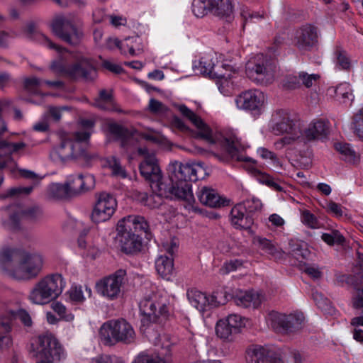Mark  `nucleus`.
<instances>
[{
	"mask_svg": "<svg viewBox=\"0 0 363 363\" xmlns=\"http://www.w3.org/2000/svg\"><path fill=\"white\" fill-rule=\"evenodd\" d=\"M43 265L44 257L39 253L10 248L0 252V273L17 280L36 277Z\"/></svg>",
	"mask_w": 363,
	"mask_h": 363,
	"instance_id": "f257e3e1",
	"label": "nucleus"
},
{
	"mask_svg": "<svg viewBox=\"0 0 363 363\" xmlns=\"http://www.w3.org/2000/svg\"><path fill=\"white\" fill-rule=\"evenodd\" d=\"M35 35L40 43L49 49L54 50L58 55L57 59L54 60L50 65V69L55 73L74 78L83 77L89 79L95 72L91 62L86 59H83L73 65H69L67 61L69 53L65 48L53 43L47 36L41 33H37Z\"/></svg>",
	"mask_w": 363,
	"mask_h": 363,
	"instance_id": "f03ea898",
	"label": "nucleus"
},
{
	"mask_svg": "<svg viewBox=\"0 0 363 363\" xmlns=\"http://www.w3.org/2000/svg\"><path fill=\"white\" fill-rule=\"evenodd\" d=\"M148 229L147 222L140 216L130 215L119 220L116 230L123 251L126 253L140 251L142 240L136 233H147Z\"/></svg>",
	"mask_w": 363,
	"mask_h": 363,
	"instance_id": "7ed1b4c3",
	"label": "nucleus"
},
{
	"mask_svg": "<svg viewBox=\"0 0 363 363\" xmlns=\"http://www.w3.org/2000/svg\"><path fill=\"white\" fill-rule=\"evenodd\" d=\"M29 352L35 359L36 363H56L66 357L63 347L51 333L33 338Z\"/></svg>",
	"mask_w": 363,
	"mask_h": 363,
	"instance_id": "20e7f679",
	"label": "nucleus"
},
{
	"mask_svg": "<svg viewBox=\"0 0 363 363\" xmlns=\"http://www.w3.org/2000/svg\"><path fill=\"white\" fill-rule=\"evenodd\" d=\"M59 139V143L55 145L50 152L52 160L65 163L79 160H86L89 158L86 143L74 133H61Z\"/></svg>",
	"mask_w": 363,
	"mask_h": 363,
	"instance_id": "39448f33",
	"label": "nucleus"
},
{
	"mask_svg": "<svg viewBox=\"0 0 363 363\" xmlns=\"http://www.w3.org/2000/svg\"><path fill=\"white\" fill-rule=\"evenodd\" d=\"M270 129L277 135L286 134L284 138L274 142V145L277 150L292 145L301 138V130L286 111L278 110L273 113L270 121Z\"/></svg>",
	"mask_w": 363,
	"mask_h": 363,
	"instance_id": "423d86ee",
	"label": "nucleus"
},
{
	"mask_svg": "<svg viewBox=\"0 0 363 363\" xmlns=\"http://www.w3.org/2000/svg\"><path fill=\"white\" fill-rule=\"evenodd\" d=\"M168 304L167 296L163 292L152 291L146 294L139 303L143 325L148 326L166 318L169 314Z\"/></svg>",
	"mask_w": 363,
	"mask_h": 363,
	"instance_id": "0eeeda50",
	"label": "nucleus"
},
{
	"mask_svg": "<svg viewBox=\"0 0 363 363\" xmlns=\"http://www.w3.org/2000/svg\"><path fill=\"white\" fill-rule=\"evenodd\" d=\"M66 286V281L60 274H52L41 279L33 287L29 299L35 304L43 305L57 298Z\"/></svg>",
	"mask_w": 363,
	"mask_h": 363,
	"instance_id": "6e6552de",
	"label": "nucleus"
},
{
	"mask_svg": "<svg viewBox=\"0 0 363 363\" xmlns=\"http://www.w3.org/2000/svg\"><path fill=\"white\" fill-rule=\"evenodd\" d=\"M194 68L201 74L213 78L222 74V69L235 73L241 68V57L238 53L233 55L228 53L222 60H218L217 54H208L202 57L198 64L194 65Z\"/></svg>",
	"mask_w": 363,
	"mask_h": 363,
	"instance_id": "1a4fd4ad",
	"label": "nucleus"
},
{
	"mask_svg": "<svg viewBox=\"0 0 363 363\" xmlns=\"http://www.w3.org/2000/svg\"><path fill=\"white\" fill-rule=\"evenodd\" d=\"M51 28L58 38L72 45H78L83 38L79 20L73 16H56L51 23Z\"/></svg>",
	"mask_w": 363,
	"mask_h": 363,
	"instance_id": "9d476101",
	"label": "nucleus"
},
{
	"mask_svg": "<svg viewBox=\"0 0 363 363\" xmlns=\"http://www.w3.org/2000/svg\"><path fill=\"white\" fill-rule=\"evenodd\" d=\"M138 152L143 156V160L139 166L141 175L150 182L152 189H156L162 194H165L167 181L162 177L155 155L149 152L145 147L138 148Z\"/></svg>",
	"mask_w": 363,
	"mask_h": 363,
	"instance_id": "9b49d317",
	"label": "nucleus"
},
{
	"mask_svg": "<svg viewBox=\"0 0 363 363\" xmlns=\"http://www.w3.org/2000/svg\"><path fill=\"white\" fill-rule=\"evenodd\" d=\"M135 335L132 325L123 319L110 320L104 323L100 329L101 340L106 345L119 342L130 343L133 341Z\"/></svg>",
	"mask_w": 363,
	"mask_h": 363,
	"instance_id": "f8f14e48",
	"label": "nucleus"
},
{
	"mask_svg": "<svg viewBox=\"0 0 363 363\" xmlns=\"http://www.w3.org/2000/svg\"><path fill=\"white\" fill-rule=\"evenodd\" d=\"M126 271L120 269L114 273L106 276L96 282L97 294L103 298L111 301L119 298L125 283Z\"/></svg>",
	"mask_w": 363,
	"mask_h": 363,
	"instance_id": "ddd939ff",
	"label": "nucleus"
},
{
	"mask_svg": "<svg viewBox=\"0 0 363 363\" xmlns=\"http://www.w3.org/2000/svg\"><path fill=\"white\" fill-rule=\"evenodd\" d=\"M187 297L191 305L203 314L225 304L228 301L225 291L222 290H216L208 294L191 289L187 291Z\"/></svg>",
	"mask_w": 363,
	"mask_h": 363,
	"instance_id": "4468645a",
	"label": "nucleus"
},
{
	"mask_svg": "<svg viewBox=\"0 0 363 363\" xmlns=\"http://www.w3.org/2000/svg\"><path fill=\"white\" fill-rule=\"evenodd\" d=\"M305 321L301 312L296 311L289 314L271 311L267 317V323L275 330L286 334L301 330Z\"/></svg>",
	"mask_w": 363,
	"mask_h": 363,
	"instance_id": "2eb2a0df",
	"label": "nucleus"
},
{
	"mask_svg": "<svg viewBox=\"0 0 363 363\" xmlns=\"http://www.w3.org/2000/svg\"><path fill=\"white\" fill-rule=\"evenodd\" d=\"M168 172L174 179L186 182L203 179L208 175L206 169L201 162L183 164L172 161L169 164Z\"/></svg>",
	"mask_w": 363,
	"mask_h": 363,
	"instance_id": "dca6fc26",
	"label": "nucleus"
},
{
	"mask_svg": "<svg viewBox=\"0 0 363 363\" xmlns=\"http://www.w3.org/2000/svg\"><path fill=\"white\" fill-rule=\"evenodd\" d=\"M156 346L161 348L158 352H142L139 353L132 363H172V343L165 334L159 335L154 341Z\"/></svg>",
	"mask_w": 363,
	"mask_h": 363,
	"instance_id": "f3484780",
	"label": "nucleus"
},
{
	"mask_svg": "<svg viewBox=\"0 0 363 363\" xmlns=\"http://www.w3.org/2000/svg\"><path fill=\"white\" fill-rule=\"evenodd\" d=\"M247 363H284L280 350L271 345H252L246 349Z\"/></svg>",
	"mask_w": 363,
	"mask_h": 363,
	"instance_id": "a211bd4d",
	"label": "nucleus"
},
{
	"mask_svg": "<svg viewBox=\"0 0 363 363\" xmlns=\"http://www.w3.org/2000/svg\"><path fill=\"white\" fill-rule=\"evenodd\" d=\"M118 206L116 199L108 192H101L96 196L91 218L93 222L99 223L108 220L114 214Z\"/></svg>",
	"mask_w": 363,
	"mask_h": 363,
	"instance_id": "6ab92c4d",
	"label": "nucleus"
},
{
	"mask_svg": "<svg viewBox=\"0 0 363 363\" xmlns=\"http://www.w3.org/2000/svg\"><path fill=\"white\" fill-rule=\"evenodd\" d=\"M245 72L250 79L257 84L270 83L274 77L273 70L267 65L262 55H257L247 62Z\"/></svg>",
	"mask_w": 363,
	"mask_h": 363,
	"instance_id": "aec40b11",
	"label": "nucleus"
},
{
	"mask_svg": "<svg viewBox=\"0 0 363 363\" xmlns=\"http://www.w3.org/2000/svg\"><path fill=\"white\" fill-rule=\"evenodd\" d=\"M264 101V93L258 89L245 91L235 99L238 109L249 111L255 114L261 113Z\"/></svg>",
	"mask_w": 363,
	"mask_h": 363,
	"instance_id": "412c9836",
	"label": "nucleus"
},
{
	"mask_svg": "<svg viewBox=\"0 0 363 363\" xmlns=\"http://www.w3.org/2000/svg\"><path fill=\"white\" fill-rule=\"evenodd\" d=\"M293 43L301 52L310 50L318 43L316 28L310 24L303 26L296 31Z\"/></svg>",
	"mask_w": 363,
	"mask_h": 363,
	"instance_id": "4be33fe9",
	"label": "nucleus"
},
{
	"mask_svg": "<svg viewBox=\"0 0 363 363\" xmlns=\"http://www.w3.org/2000/svg\"><path fill=\"white\" fill-rule=\"evenodd\" d=\"M20 218L31 221H38L43 218V212L38 206H30L21 211L20 213L11 215L8 220L4 221V227L9 230L18 229Z\"/></svg>",
	"mask_w": 363,
	"mask_h": 363,
	"instance_id": "5701e85b",
	"label": "nucleus"
},
{
	"mask_svg": "<svg viewBox=\"0 0 363 363\" xmlns=\"http://www.w3.org/2000/svg\"><path fill=\"white\" fill-rule=\"evenodd\" d=\"M65 184L70 196H72L93 189L95 185V179L94 176L91 174L70 175L67 178Z\"/></svg>",
	"mask_w": 363,
	"mask_h": 363,
	"instance_id": "b1692460",
	"label": "nucleus"
},
{
	"mask_svg": "<svg viewBox=\"0 0 363 363\" xmlns=\"http://www.w3.org/2000/svg\"><path fill=\"white\" fill-rule=\"evenodd\" d=\"M177 108L183 116L186 118L197 129L199 135L210 143H213L212 130L202 120V118L189 109L186 106L182 104Z\"/></svg>",
	"mask_w": 363,
	"mask_h": 363,
	"instance_id": "393cba45",
	"label": "nucleus"
},
{
	"mask_svg": "<svg viewBox=\"0 0 363 363\" xmlns=\"http://www.w3.org/2000/svg\"><path fill=\"white\" fill-rule=\"evenodd\" d=\"M14 319L19 320L26 327H30L33 324L31 315L27 311L24 309H19L17 311H8L0 316V330L2 332L9 333Z\"/></svg>",
	"mask_w": 363,
	"mask_h": 363,
	"instance_id": "a878e982",
	"label": "nucleus"
},
{
	"mask_svg": "<svg viewBox=\"0 0 363 363\" xmlns=\"http://www.w3.org/2000/svg\"><path fill=\"white\" fill-rule=\"evenodd\" d=\"M169 179L172 184L167 183V189H168V197L175 196L177 199L184 200L189 203L194 201V194L191 190V184L185 181H180L174 179L173 176H170Z\"/></svg>",
	"mask_w": 363,
	"mask_h": 363,
	"instance_id": "bb28decb",
	"label": "nucleus"
},
{
	"mask_svg": "<svg viewBox=\"0 0 363 363\" xmlns=\"http://www.w3.org/2000/svg\"><path fill=\"white\" fill-rule=\"evenodd\" d=\"M235 304L240 307L257 308L264 300L262 294L255 290H237L233 296Z\"/></svg>",
	"mask_w": 363,
	"mask_h": 363,
	"instance_id": "cd10ccee",
	"label": "nucleus"
},
{
	"mask_svg": "<svg viewBox=\"0 0 363 363\" xmlns=\"http://www.w3.org/2000/svg\"><path fill=\"white\" fill-rule=\"evenodd\" d=\"M248 211L242 203L235 205L230 211L232 225L240 229H247L252 224V219L247 213Z\"/></svg>",
	"mask_w": 363,
	"mask_h": 363,
	"instance_id": "c85d7f7f",
	"label": "nucleus"
},
{
	"mask_svg": "<svg viewBox=\"0 0 363 363\" xmlns=\"http://www.w3.org/2000/svg\"><path fill=\"white\" fill-rule=\"evenodd\" d=\"M200 202L212 208H218L224 206L225 201L220 196L218 192L208 186H203L196 192Z\"/></svg>",
	"mask_w": 363,
	"mask_h": 363,
	"instance_id": "c756f323",
	"label": "nucleus"
},
{
	"mask_svg": "<svg viewBox=\"0 0 363 363\" xmlns=\"http://www.w3.org/2000/svg\"><path fill=\"white\" fill-rule=\"evenodd\" d=\"M328 126L325 121L318 120L311 122L304 130L301 131L299 140L303 142L319 139L327 134Z\"/></svg>",
	"mask_w": 363,
	"mask_h": 363,
	"instance_id": "7c9ffc66",
	"label": "nucleus"
},
{
	"mask_svg": "<svg viewBox=\"0 0 363 363\" xmlns=\"http://www.w3.org/2000/svg\"><path fill=\"white\" fill-rule=\"evenodd\" d=\"M223 146L232 159L238 161H249L251 160L240 153V151L244 149V146L241 145L240 139L235 134L225 138Z\"/></svg>",
	"mask_w": 363,
	"mask_h": 363,
	"instance_id": "2f4dec72",
	"label": "nucleus"
},
{
	"mask_svg": "<svg viewBox=\"0 0 363 363\" xmlns=\"http://www.w3.org/2000/svg\"><path fill=\"white\" fill-rule=\"evenodd\" d=\"M67 295L72 302L75 303H82L85 301L86 297H91L92 295L91 289L87 285H72L67 291Z\"/></svg>",
	"mask_w": 363,
	"mask_h": 363,
	"instance_id": "473e14b6",
	"label": "nucleus"
},
{
	"mask_svg": "<svg viewBox=\"0 0 363 363\" xmlns=\"http://www.w3.org/2000/svg\"><path fill=\"white\" fill-rule=\"evenodd\" d=\"M155 269L162 278L169 279L174 272V262L172 257L160 255L155 260Z\"/></svg>",
	"mask_w": 363,
	"mask_h": 363,
	"instance_id": "72a5a7b5",
	"label": "nucleus"
},
{
	"mask_svg": "<svg viewBox=\"0 0 363 363\" xmlns=\"http://www.w3.org/2000/svg\"><path fill=\"white\" fill-rule=\"evenodd\" d=\"M234 5L233 0H213L212 1V11L221 18L228 19L233 16Z\"/></svg>",
	"mask_w": 363,
	"mask_h": 363,
	"instance_id": "f704fd0d",
	"label": "nucleus"
},
{
	"mask_svg": "<svg viewBox=\"0 0 363 363\" xmlns=\"http://www.w3.org/2000/svg\"><path fill=\"white\" fill-rule=\"evenodd\" d=\"M239 71L240 69L237 72L233 73L229 70L225 71V69H222V74L216 75L213 77L216 79V84L219 91L223 95L228 96L231 93L233 86L231 79Z\"/></svg>",
	"mask_w": 363,
	"mask_h": 363,
	"instance_id": "c9c22d12",
	"label": "nucleus"
},
{
	"mask_svg": "<svg viewBox=\"0 0 363 363\" xmlns=\"http://www.w3.org/2000/svg\"><path fill=\"white\" fill-rule=\"evenodd\" d=\"M107 131L114 139L121 140L122 147L128 150V145L132 143L133 138L128 135L127 130L116 123H109Z\"/></svg>",
	"mask_w": 363,
	"mask_h": 363,
	"instance_id": "e433bc0d",
	"label": "nucleus"
},
{
	"mask_svg": "<svg viewBox=\"0 0 363 363\" xmlns=\"http://www.w3.org/2000/svg\"><path fill=\"white\" fill-rule=\"evenodd\" d=\"M328 91L334 93L336 100L342 104H350L354 99L352 89L347 83H341L336 87H330Z\"/></svg>",
	"mask_w": 363,
	"mask_h": 363,
	"instance_id": "4c0bfd02",
	"label": "nucleus"
},
{
	"mask_svg": "<svg viewBox=\"0 0 363 363\" xmlns=\"http://www.w3.org/2000/svg\"><path fill=\"white\" fill-rule=\"evenodd\" d=\"M120 50L123 55H137L142 50L141 40L138 37H130L121 41Z\"/></svg>",
	"mask_w": 363,
	"mask_h": 363,
	"instance_id": "58836bf2",
	"label": "nucleus"
},
{
	"mask_svg": "<svg viewBox=\"0 0 363 363\" xmlns=\"http://www.w3.org/2000/svg\"><path fill=\"white\" fill-rule=\"evenodd\" d=\"M335 148L347 162L354 164L359 160V154L350 144L337 143L335 144Z\"/></svg>",
	"mask_w": 363,
	"mask_h": 363,
	"instance_id": "ea45409f",
	"label": "nucleus"
},
{
	"mask_svg": "<svg viewBox=\"0 0 363 363\" xmlns=\"http://www.w3.org/2000/svg\"><path fill=\"white\" fill-rule=\"evenodd\" d=\"M103 166L111 170L113 176L125 178L127 173L124 167L121 164L120 161L115 157H109L104 160Z\"/></svg>",
	"mask_w": 363,
	"mask_h": 363,
	"instance_id": "a19ab883",
	"label": "nucleus"
},
{
	"mask_svg": "<svg viewBox=\"0 0 363 363\" xmlns=\"http://www.w3.org/2000/svg\"><path fill=\"white\" fill-rule=\"evenodd\" d=\"M79 124L82 130L75 132L74 134L86 143L93 132L94 121L91 119H82Z\"/></svg>",
	"mask_w": 363,
	"mask_h": 363,
	"instance_id": "79ce46f5",
	"label": "nucleus"
},
{
	"mask_svg": "<svg viewBox=\"0 0 363 363\" xmlns=\"http://www.w3.org/2000/svg\"><path fill=\"white\" fill-rule=\"evenodd\" d=\"M47 194L50 197L54 199H62L70 196L65 183H52L50 184L47 189Z\"/></svg>",
	"mask_w": 363,
	"mask_h": 363,
	"instance_id": "37998d69",
	"label": "nucleus"
},
{
	"mask_svg": "<svg viewBox=\"0 0 363 363\" xmlns=\"http://www.w3.org/2000/svg\"><path fill=\"white\" fill-rule=\"evenodd\" d=\"M26 147L23 142L11 143L5 140L0 141V156L9 157L11 154L18 152Z\"/></svg>",
	"mask_w": 363,
	"mask_h": 363,
	"instance_id": "c03bdc74",
	"label": "nucleus"
},
{
	"mask_svg": "<svg viewBox=\"0 0 363 363\" xmlns=\"http://www.w3.org/2000/svg\"><path fill=\"white\" fill-rule=\"evenodd\" d=\"M251 171L260 183L265 184L277 191H282V187L269 174L262 173L257 169H252Z\"/></svg>",
	"mask_w": 363,
	"mask_h": 363,
	"instance_id": "a18cd8bd",
	"label": "nucleus"
},
{
	"mask_svg": "<svg viewBox=\"0 0 363 363\" xmlns=\"http://www.w3.org/2000/svg\"><path fill=\"white\" fill-rule=\"evenodd\" d=\"M235 332L230 328L223 319L219 320L216 325V333L221 339H228Z\"/></svg>",
	"mask_w": 363,
	"mask_h": 363,
	"instance_id": "49530a36",
	"label": "nucleus"
},
{
	"mask_svg": "<svg viewBox=\"0 0 363 363\" xmlns=\"http://www.w3.org/2000/svg\"><path fill=\"white\" fill-rule=\"evenodd\" d=\"M165 189L166 192L164 194H160V192L156 189H152L154 194L149 196L146 206L152 208H158L162 203L163 197H168L169 190L167 189V186Z\"/></svg>",
	"mask_w": 363,
	"mask_h": 363,
	"instance_id": "de8ad7c7",
	"label": "nucleus"
},
{
	"mask_svg": "<svg viewBox=\"0 0 363 363\" xmlns=\"http://www.w3.org/2000/svg\"><path fill=\"white\" fill-rule=\"evenodd\" d=\"M301 269L313 279H319L322 277L321 269L316 264L303 263L301 264Z\"/></svg>",
	"mask_w": 363,
	"mask_h": 363,
	"instance_id": "09e8293b",
	"label": "nucleus"
},
{
	"mask_svg": "<svg viewBox=\"0 0 363 363\" xmlns=\"http://www.w3.org/2000/svg\"><path fill=\"white\" fill-rule=\"evenodd\" d=\"M352 124L354 133L363 140V108L354 116Z\"/></svg>",
	"mask_w": 363,
	"mask_h": 363,
	"instance_id": "8fccbe9b",
	"label": "nucleus"
},
{
	"mask_svg": "<svg viewBox=\"0 0 363 363\" xmlns=\"http://www.w3.org/2000/svg\"><path fill=\"white\" fill-rule=\"evenodd\" d=\"M223 320L235 333L245 325L243 318L238 314H230Z\"/></svg>",
	"mask_w": 363,
	"mask_h": 363,
	"instance_id": "3c124183",
	"label": "nucleus"
},
{
	"mask_svg": "<svg viewBox=\"0 0 363 363\" xmlns=\"http://www.w3.org/2000/svg\"><path fill=\"white\" fill-rule=\"evenodd\" d=\"M141 138L153 143L160 144L165 140V138L158 131L149 129L147 132H143L140 134Z\"/></svg>",
	"mask_w": 363,
	"mask_h": 363,
	"instance_id": "603ef678",
	"label": "nucleus"
},
{
	"mask_svg": "<svg viewBox=\"0 0 363 363\" xmlns=\"http://www.w3.org/2000/svg\"><path fill=\"white\" fill-rule=\"evenodd\" d=\"M51 307L61 318L67 321H71L74 319V315L68 312L67 308L62 303L55 302L52 303Z\"/></svg>",
	"mask_w": 363,
	"mask_h": 363,
	"instance_id": "864d4df0",
	"label": "nucleus"
},
{
	"mask_svg": "<svg viewBox=\"0 0 363 363\" xmlns=\"http://www.w3.org/2000/svg\"><path fill=\"white\" fill-rule=\"evenodd\" d=\"M352 307L363 311V285L356 286L352 296Z\"/></svg>",
	"mask_w": 363,
	"mask_h": 363,
	"instance_id": "5fc2aeb1",
	"label": "nucleus"
},
{
	"mask_svg": "<svg viewBox=\"0 0 363 363\" xmlns=\"http://www.w3.org/2000/svg\"><path fill=\"white\" fill-rule=\"evenodd\" d=\"M24 86L28 91L37 94L38 89L43 86V80L35 77L26 78L24 80Z\"/></svg>",
	"mask_w": 363,
	"mask_h": 363,
	"instance_id": "6e6d98bb",
	"label": "nucleus"
},
{
	"mask_svg": "<svg viewBox=\"0 0 363 363\" xmlns=\"http://www.w3.org/2000/svg\"><path fill=\"white\" fill-rule=\"evenodd\" d=\"M242 266V262L240 259H232L225 262L220 269L222 274H227L240 269Z\"/></svg>",
	"mask_w": 363,
	"mask_h": 363,
	"instance_id": "4d7b16f0",
	"label": "nucleus"
},
{
	"mask_svg": "<svg viewBox=\"0 0 363 363\" xmlns=\"http://www.w3.org/2000/svg\"><path fill=\"white\" fill-rule=\"evenodd\" d=\"M301 219L303 224L311 228H317L318 227L317 218L308 210L302 211Z\"/></svg>",
	"mask_w": 363,
	"mask_h": 363,
	"instance_id": "13d9d810",
	"label": "nucleus"
},
{
	"mask_svg": "<svg viewBox=\"0 0 363 363\" xmlns=\"http://www.w3.org/2000/svg\"><path fill=\"white\" fill-rule=\"evenodd\" d=\"M320 78L317 74H308L306 72H301L298 73V79L301 80L302 84L307 88L311 87Z\"/></svg>",
	"mask_w": 363,
	"mask_h": 363,
	"instance_id": "bf43d9fd",
	"label": "nucleus"
},
{
	"mask_svg": "<svg viewBox=\"0 0 363 363\" xmlns=\"http://www.w3.org/2000/svg\"><path fill=\"white\" fill-rule=\"evenodd\" d=\"M350 67V61L346 53L343 51L337 52L335 67L338 69H347Z\"/></svg>",
	"mask_w": 363,
	"mask_h": 363,
	"instance_id": "052dcab7",
	"label": "nucleus"
},
{
	"mask_svg": "<svg viewBox=\"0 0 363 363\" xmlns=\"http://www.w3.org/2000/svg\"><path fill=\"white\" fill-rule=\"evenodd\" d=\"M313 298L315 302L316 306L322 311H328L330 308V301L321 294L317 291L313 293Z\"/></svg>",
	"mask_w": 363,
	"mask_h": 363,
	"instance_id": "680f3d73",
	"label": "nucleus"
},
{
	"mask_svg": "<svg viewBox=\"0 0 363 363\" xmlns=\"http://www.w3.org/2000/svg\"><path fill=\"white\" fill-rule=\"evenodd\" d=\"M242 203L245 206V208L249 213L259 211L262 207V201L255 197L247 199Z\"/></svg>",
	"mask_w": 363,
	"mask_h": 363,
	"instance_id": "e2e57ef3",
	"label": "nucleus"
},
{
	"mask_svg": "<svg viewBox=\"0 0 363 363\" xmlns=\"http://www.w3.org/2000/svg\"><path fill=\"white\" fill-rule=\"evenodd\" d=\"M256 242L259 247L264 250L265 252L274 255L276 252L275 247L272 244L271 241L263 238H256Z\"/></svg>",
	"mask_w": 363,
	"mask_h": 363,
	"instance_id": "0e129e2a",
	"label": "nucleus"
},
{
	"mask_svg": "<svg viewBox=\"0 0 363 363\" xmlns=\"http://www.w3.org/2000/svg\"><path fill=\"white\" fill-rule=\"evenodd\" d=\"M344 209L341 205L334 201H329L326 205L327 211L336 218H341L344 215Z\"/></svg>",
	"mask_w": 363,
	"mask_h": 363,
	"instance_id": "69168bd1",
	"label": "nucleus"
},
{
	"mask_svg": "<svg viewBox=\"0 0 363 363\" xmlns=\"http://www.w3.org/2000/svg\"><path fill=\"white\" fill-rule=\"evenodd\" d=\"M149 108L152 112L157 114L165 113L167 111V107L155 99L150 100Z\"/></svg>",
	"mask_w": 363,
	"mask_h": 363,
	"instance_id": "338daca9",
	"label": "nucleus"
},
{
	"mask_svg": "<svg viewBox=\"0 0 363 363\" xmlns=\"http://www.w3.org/2000/svg\"><path fill=\"white\" fill-rule=\"evenodd\" d=\"M90 363H121V360L116 356L103 354L92 358Z\"/></svg>",
	"mask_w": 363,
	"mask_h": 363,
	"instance_id": "774afa93",
	"label": "nucleus"
}]
</instances>
